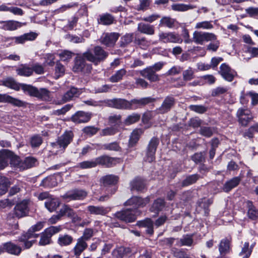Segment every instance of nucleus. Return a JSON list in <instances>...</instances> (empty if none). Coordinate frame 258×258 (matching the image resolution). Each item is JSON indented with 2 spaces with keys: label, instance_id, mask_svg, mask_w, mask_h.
<instances>
[{
  "label": "nucleus",
  "instance_id": "obj_1",
  "mask_svg": "<svg viewBox=\"0 0 258 258\" xmlns=\"http://www.w3.org/2000/svg\"><path fill=\"white\" fill-rule=\"evenodd\" d=\"M144 133V130L141 128L134 129L129 136L127 146L124 149H122L117 142L105 144L104 145V149L109 151L122 152L124 156L130 157L131 158H134L137 154H132V153L137 150L139 142Z\"/></svg>",
  "mask_w": 258,
  "mask_h": 258
},
{
  "label": "nucleus",
  "instance_id": "obj_2",
  "mask_svg": "<svg viewBox=\"0 0 258 258\" xmlns=\"http://www.w3.org/2000/svg\"><path fill=\"white\" fill-rule=\"evenodd\" d=\"M44 227V222H38L36 224L30 227L27 232H24L18 237V241L23 243L24 249H29L31 247L35 240H29L32 238H37L39 234L35 233V232L41 230Z\"/></svg>",
  "mask_w": 258,
  "mask_h": 258
},
{
  "label": "nucleus",
  "instance_id": "obj_3",
  "mask_svg": "<svg viewBox=\"0 0 258 258\" xmlns=\"http://www.w3.org/2000/svg\"><path fill=\"white\" fill-rule=\"evenodd\" d=\"M30 200L27 199L17 202L14 205L15 206L13 210L8 214L7 219H20L28 216L30 212Z\"/></svg>",
  "mask_w": 258,
  "mask_h": 258
},
{
  "label": "nucleus",
  "instance_id": "obj_4",
  "mask_svg": "<svg viewBox=\"0 0 258 258\" xmlns=\"http://www.w3.org/2000/svg\"><path fill=\"white\" fill-rule=\"evenodd\" d=\"M87 60L95 66L103 62L107 58L109 53L99 45L94 46L92 49H88L85 52Z\"/></svg>",
  "mask_w": 258,
  "mask_h": 258
},
{
  "label": "nucleus",
  "instance_id": "obj_5",
  "mask_svg": "<svg viewBox=\"0 0 258 258\" xmlns=\"http://www.w3.org/2000/svg\"><path fill=\"white\" fill-rule=\"evenodd\" d=\"M85 52L80 54H77L74 60V66L72 71L75 73L82 74H89L92 70V64L86 62L87 57L85 56Z\"/></svg>",
  "mask_w": 258,
  "mask_h": 258
},
{
  "label": "nucleus",
  "instance_id": "obj_6",
  "mask_svg": "<svg viewBox=\"0 0 258 258\" xmlns=\"http://www.w3.org/2000/svg\"><path fill=\"white\" fill-rule=\"evenodd\" d=\"M119 180V177L115 174H107L102 176L100 179V183L105 188L108 194H114L117 191Z\"/></svg>",
  "mask_w": 258,
  "mask_h": 258
},
{
  "label": "nucleus",
  "instance_id": "obj_7",
  "mask_svg": "<svg viewBox=\"0 0 258 258\" xmlns=\"http://www.w3.org/2000/svg\"><path fill=\"white\" fill-rule=\"evenodd\" d=\"M22 90L26 95L39 99L48 97L49 93V91L45 88L39 90L37 87L27 84L22 85Z\"/></svg>",
  "mask_w": 258,
  "mask_h": 258
},
{
  "label": "nucleus",
  "instance_id": "obj_8",
  "mask_svg": "<svg viewBox=\"0 0 258 258\" xmlns=\"http://www.w3.org/2000/svg\"><path fill=\"white\" fill-rule=\"evenodd\" d=\"M96 166L105 168H111L122 163L123 160L119 157H112L108 155H102L95 158Z\"/></svg>",
  "mask_w": 258,
  "mask_h": 258
},
{
  "label": "nucleus",
  "instance_id": "obj_9",
  "mask_svg": "<svg viewBox=\"0 0 258 258\" xmlns=\"http://www.w3.org/2000/svg\"><path fill=\"white\" fill-rule=\"evenodd\" d=\"M160 144V140L157 137H152L149 141L145 151L144 160L149 163H152L156 159V152Z\"/></svg>",
  "mask_w": 258,
  "mask_h": 258
},
{
  "label": "nucleus",
  "instance_id": "obj_10",
  "mask_svg": "<svg viewBox=\"0 0 258 258\" xmlns=\"http://www.w3.org/2000/svg\"><path fill=\"white\" fill-rule=\"evenodd\" d=\"M150 201V196L143 198L139 196H133L124 202L123 205L125 206H132L133 208L132 209L136 213L138 209L145 207Z\"/></svg>",
  "mask_w": 258,
  "mask_h": 258
},
{
  "label": "nucleus",
  "instance_id": "obj_11",
  "mask_svg": "<svg viewBox=\"0 0 258 258\" xmlns=\"http://www.w3.org/2000/svg\"><path fill=\"white\" fill-rule=\"evenodd\" d=\"M130 189L138 194H144L148 190L147 181L144 178L136 176L130 183Z\"/></svg>",
  "mask_w": 258,
  "mask_h": 258
},
{
  "label": "nucleus",
  "instance_id": "obj_12",
  "mask_svg": "<svg viewBox=\"0 0 258 258\" xmlns=\"http://www.w3.org/2000/svg\"><path fill=\"white\" fill-rule=\"evenodd\" d=\"M160 42L167 43H181L183 39L180 35L175 32H161L159 34Z\"/></svg>",
  "mask_w": 258,
  "mask_h": 258
},
{
  "label": "nucleus",
  "instance_id": "obj_13",
  "mask_svg": "<svg viewBox=\"0 0 258 258\" xmlns=\"http://www.w3.org/2000/svg\"><path fill=\"white\" fill-rule=\"evenodd\" d=\"M114 216L117 219L126 223L133 222L137 218L135 212L131 208H126L117 211Z\"/></svg>",
  "mask_w": 258,
  "mask_h": 258
},
{
  "label": "nucleus",
  "instance_id": "obj_14",
  "mask_svg": "<svg viewBox=\"0 0 258 258\" xmlns=\"http://www.w3.org/2000/svg\"><path fill=\"white\" fill-rule=\"evenodd\" d=\"M236 116L239 124L246 127L253 119L251 111L248 109L239 108L237 111Z\"/></svg>",
  "mask_w": 258,
  "mask_h": 258
},
{
  "label": "nucleus",
  "instance_id": "obj_15",
  "mask_svg": "<svg viewBox=\"0 0 258 258\" xmlns=\"http://www.w3.org/2000/svg\"><path fill=\"white\" fill-rule=\"evenodd\" d=\"M87 196V192L83 189L76 188L68 191L61 196L63 200L69 202L70 201L83 200Z\"/></svg>",
  "mask_w": 258,
  "mask_h": 258
},
{
  "label": "nucleus",
  "instance_id": "obj_16",
  "mask_svg": "<svg viewBox=\"0 0 258 258\" xmlns=\"http://www.w3.org/2000/svg\"><path fill=\"white\" fill-rule=\"evenodd\" d=\"M218 73L224 80L229 82L233 81L234 78L237 75V72L232 69L226 63H223L221 64Z\"/></svg>",
  "mask_w": 258,
  "mask_h": 258
},
{
  "label": "nucleus",
  "instance_id": "obj_17",
  "mask_svg": "<svg viewBox=\"0 0 258 258\" xmlns=\"http://www.w3.org/2000/svg\"><path fill=\"white\" fill-rule=\"evenodd\" d=\"M193 39L195 43L202 45L205 41L216 40L217 36L212 33L196 31L193 34Z\"/></svg>",
  "mask_w": 258,
  "mask_h": 258
},
{
  "label": "nucleus",
  "instance_id": "obj_18",
  "mask_svg": "<svg viewBox=\"0 0 258 258\" xmlns=\"http://www.w3.org/2000/svg\"><path fill=\"white\" fill-rule=\"evenodd\" d=\"M156 101L155 98L152 97H147L142 98L140 99H133L128 101L129 105L128 110L136 109L141 108L150 103L154 102Z\"/></svg>",
  "mask_w": 258,
  "mask_h": 258
},
{
  "label": "nucleus",
  "instance_id": "obj_19",
  "mask_svg": "<svg viewBox=\"0 0 258 258\" xmlns=\"http://www.w3.org/2000/svg\"><path fill=\"white\" fill-rule=\"evenodd\" d=\"M176 100L172 95L166 96L163 100L161 105L157 109L160 114H165L169 111L174 106Z\"/></svg>",
  "mask_w": 258,
  "mask_h": 258
},
{
  "label": "nucleus",
  "instance_id": "obj_20",
  "mask_svg": "<svg viewBox=\"0 0 258 258\" xmlns=\"http://www.w3.org/2000/svg\"><path fill=\"white\" fill-rule=\"evenodd\" d=\"M91 117V113L80 110L71 116L70 120L76 124H80L89 122Z\"/></svg>",
  "mask_w": 258,
  "mask_h": 258
},
{
  "label": "nucleus",
  "instance_id": "obj_21",
  "mask_svg": "<svg viewBox=\"0 0 258 258\" xmlns=\"http://www.w3.org/2000/svg\"><path fill=\"white\" fill-rule=\"evenodd\" d=\"M0 103H8L13 106L16 107H26L27 103L14 98L7 94L0 93Z\"/></svg>",
  "mask_w": 258,
  "mask_h": 258
},
{
  "label": "nucleus",
  "instance_id": "obj_22",
  "mask_svg": "<svg viewBox=\"0 0 258 258\" xmlns=\"http://www.w3.org/2000/svg\"><path fill=\"white\" fill-rule=\"evenodd\" d=\"M120 34L117 32L106 33L101 38V43L106 47H112L118 39Z\"/></svg>",
  "mask_w": 258,
  "mask_h": 258
},
{
  "label": "nucleus",
  "instance_id": "obj_23",
  "mask_svg": "<svg viewBox=\"0 0 258 258\" xmlns=\"http://www.w3.org/2000/svg\"><path fill=\"white\" fill-rule=\"evenodd\" d=\"M74 133L72 131H66L60 137H58L57 144L60 148L65 149L73 141Z\"/></svg>",
  "mask_w": 258,
  "mask_h": 258
},
{
  "label": "nucleus",
  "instance_id": "obj_24",
  "mask_svg": "<svg viewBox=\"0 0 258 258\" xmlns=\"http://www.w3.org/2000/svg\"><path fill=\"white\" fill-rule=\"evenodd\" d=\"M98 25L110 26L116 23L115 17L108 13L99 14L97 18Z\"/></svg>",
  "mask_w": 258,
  "mask_h": 258
},
{
  "label": "nucleus",
  "instance_id": "obj_25",
  "mask_svg": "<svg viewBox=\"0 0 258 258\" xmlns=\"http://www.w3.org/2000/svg\"><path fill=\"white\" fill-rule=\"evenodd\" d=\"M109 107L118 109H128L129 102L125 99L113 98L108 100L107 102Z\"/></svg>",
  "mask_w": 258,
  "mask_h": 258
},
{
  "label": "nucleus",
  "instance_id": "obj_26",
  "mask_svg": "<svg viewBox=\"0 0 258 258\" xmlns=\"http://www.w3.org/2000/svg\"><path fill=\"white\" fill-rule=\"evenodd\" d=\"M166 205V202L164 198H158L155 199L149 208V211L156 215L163 211Z\"/></svg>",
  "mask_w": 258,
  "mask_h": 258
},
{
  "label": "nucleus",
  "instance_id": "obj_27",
  "mask_svg": "<svg viewBox=\"0 0 258 258\" xmlns=\"http://www.w3.org/2000/svg\"><path fill=\"white\" fill-rule=\"evenodd\" d=\"M3 245L4 253L6 252L10 254L18 256L22 251V248L21 246L11 241L3 243Z\"/></svg>",
  "mask_w": 258,
  "mask_h": 258
},
{
  "label": "nucleus",
  "instance_id": "obj_28",
  "mask_svg": "<svg viewBox=\"0 0 258 258\" xmlns=\"http://www.w3.org/2000/svg\"><path fill=\"white\" fill-rule=\"evenodd\" d=\"M0 28L10 31H15L23 26L21 22L15 20L0 21Z\"/></svg>",
  "mask_w": 258,
  "mask_h": 258
},
{
  "label": "nucleus",
  "instance_id": "obj_29",
  "mask_svg": "<svg viewBox=\"0 0 258 258\" xmlns=\"http://www.w3.org/2000/svg\"><path fill=\"white\" fill-rule=\"evenodd\" d=\"M231 238L225 237L221 240L219 244V251L220 254L224 255L232 250L231 248Z\"/></svg>",
  "mask_w": 258,
  "mask_h": 258
},
{
  "label": "nucleus",
  "instance_id": "obj_30",
  "mask_svg": "<svg viewBox=\"0 0 258 258\" xmlns=\"http://www.w3.org/2000/svg\"><path fill=\"white\" fill-rule=\"evenodd\" d=\"M87 210L91 215L105 216L109 213L110 209L103 206L89 205L87 207Z\"/></svg>",
  "mask_w": 258,
  "mask_h": 258
},
{
  "label": "nucleus",
  "instance_id": "obj_31",
  "mask_svg": "<svg viewBox=\"0 0 258 258\" xmlns=\"http://www.w3.org/2000/svg\"><path fill=\"white\" fill-rule=\"evenodd\" d=\"M246 207L247 209V215L248 218L253 221L258 219V209L254 205L252 201H245Z\"/></svg>",
  "mask_w": 258,
  "mask_h": 258
},
{
  "label": "nucleus",
  "instance_id": "obj_32",
  "mask_svg": "<svg viewBox=\"0 0 258 258\" xmlns=\"http://www.w3.org/2000/svg\"><path fill=\"white\" fill-rule=\"evenodd\" d=\"M7 157L8 160H10V164L12 167L19 168L21 170V162L22 160L21 158L16 155L13 151L7 150Z\"/></svg>",
  "mask_w": 258,
  "mask_h": 258
},
{
  "label": "nucleus",
  "instance_id": "obj_33",
  "mask_svg": "<svg viewBox=\"0 0 258 258\" xmlns=\"http://www.w3.org/2000/svg\"><path fill=\"white\" fill-rule=\"evenodd\" d=\"M88 244L82 239L78 238L73 249V252L76 258H80L81 253L87 248Z\"/></svg>",
  "mask_w": 258,
  "mask_h": 258
},
{
  "label": "nucleus",
  "instance_id": "obj_34",
  "mask_svg": "<svg viewBox=\"0 0 258 258\" xmlns=\"http://www.w3.org/2000/svg\"><path fill=\"white\" fill-rule=\"evenodd\" d=\"M132 252L131 247L121 246L113 249L112 254L116 258H123L130 254Z\"/></svg>",
  "mask_w": 258,
  "mask_h": 258
},
{
  "label": "nucleus",
  "instance_id": "obj_35",
  "mask_svg": "<svg viewBox=\"0 0 258 258\" xmlns=\"http://www.w3.org/2000/svg\"><path fill=\"white\" fill-rule=\"evenodd\" d=\"M141 75L151 82H155L159 80V76L156 74L155 70L151 68L148 67L141 72Z\"/></svg>",
  "mask_w": 258,
  "mask_h": 258
},
{
  "label": "nucleus",
  "instance_id": "obj_36",
  "mask_svg": "<svg viewBox=\"0 0 258 258\" xmlns=\"http://www.w3.org/2000/svg\"><path fill=\"white\" fill-rule=\"evenodd\" d=\"M137 225L140 227L146 228V233L150 236L154 234V223L150 218H146L144 220L139 221Z\"/></svg>",
  "mask_w": 258,
  "mask_h": 258
},
{
  "label": "nucleus",
  "instance_id": "obj_37",
  "mask_svg": "<svg viewBox=\"0 0 258 258\" xmlns=\"http://www.w3.org/2000/svg\"><path fill=\"white\" fill-rule=\"evenodd\" d=\"M138 30L141 33L149 35L155 34V27L154 25L144 23H140L138 25Z\"/></svg>",
  "mask_w": 258,
  "mask_h": 258
},
{
  "label": "nucleus",
  "instance_id": "obj_38",
  "mask_svg": "<svg viewBox=\"0 0 258 258\" xmlns=\"http://www.w3.org/2000/svg\"><path fill=\"white\" fill-rule=\"evenodd\" d=\"M57 181L54 175H50L44 178L41 182L40 186L45 188H52L57 186Z\"/></svg>",
  "mask_w": 258,
  "mask_h": 258
},
{
  "label": "nucleus",
  "instance_id": "obj_39",
  "mask_svg": "<svg viewBox=\"0 0 258 258\" xmlns=\"http://www.w3.org/2000/svg\"><path fill=\"white\" fill-rule=\"evenodd\" d=\"M45 208L50 212L55 211L60 205L58 198H49L44 203Z\"/></svg>",
  "mask_w": 258,
  "mask_h": 258
},
{
  "label": "nucleus",
  "instance_id": "obj_40",
  "mask_svg": "<svg viewBox=\"0 0 258 258\" xmlns=\"http://www.w3.org/2000/svg\"><path fill=\"white\" fill-rule=\"evenodd\" d=\"M200 178H203V177L198 174L189 175L181 181L180 186L181 187H184L192 185L196 183Z\"/></svg>",
  "mask_w": 258,
  "mask_h": 258
},
{
  "label": "nucleus",
  "instance_id": "obj_41",
  "mask_svg": "<svg viewBox=\"0 0 258 258\" xmlns=\"http://www.w3.org/2000/svg\"><path fill=\"white\" fill-rule=\"evenodd\" d=\"M37 160L35 157L28 156L24 158L21 162V170L27 169L36 166Z\"/></svg>",
  "mask_w": 258,
  "mask_h": 258
},
{
  "label": "nucleus",
  "instance_id": "obj_42",
  "mask_svg": "<svg viewBox=\"0 0 258 258\" xmlns=\"http://www.w3.org/2000/svg\"><path fill=\"white\" fill-rule=\"evenodd\" d=\"M240 178L239 177H233L230 180L227 181L223 185V190L228 192L233 188L236 187L240 183Z\"/></svg>",
  "mask_w": 258,
  "mask_h": 258
},
{
  "label": "nucleus",
  "instance_id": "obj_43",
  "mask_svg": "<svg viewBox=\"0 0 258 258\" xmlns=\"http://www.w3.org/2000/svg\"><path fill=\"white\" fill-rule=\"evenodd\" d=\"M74 241L72 236L68 234H60L57 239V244L60 246H66L71 244Z\"/></svg>",
  "mask_w": 258,
  "mask_h": 258
},
{
  "label": "nucleus",
  "instance_id": "obj_44",
  "mask_svg": "<svg viewBox=\"0 0 258 258\" xmlns=\"http://www.w3.org/2000/svg\"><path fill=\"white\" fill-rule=\"evenodd\" d=\"M212 204L213 200L211 199H208L205 201H203V199H200L197 202L198 206L204 209V215L207 217H208L210 214V206Z\"/></svg>",
  "mask_w": 258,
  "mask_h": 258
},
{
  "label": "nucleus",
  "instance_id": "obj_45",
  "mask_svg": "<svg viewBox=\"0 0 258 258\" xmlns=\"http://www.w3.org/2000/svg\"><path fill=\"white\" fill-rule=\"evenodd\" d=\"M176 20L170 17L164 16L160 20L158 27H165L168 28H172L175 26Z\"/></svg>",
  "mask_w": 258,
  "mask_h": 258
},
{
  "label": "nucleus",
  "instance_id": "obj_46",
  "mask_svg": "<svg viewBox=\"0 0 258 258\" xmlns=\"http://www.w3.org/2000/svg\"><path fill=\"white\" fill-rule=\"evenodd\" d=\"M17 74L20 76L30 77L32 75V70L28 64H22L17 69Z\"/></svg>",
  "mask_w": 258,
  "mask_h": 258
},
{
  "label": "nucleus",
  "instance_id": "obj_47",
  "mask_svg": "<svg viewBox=\"0 0 258 258\" xmlns=\"http://www.w3.org/2000/svg\"><path fill=\"white\" fill-rule=\"evenodd\" d=\"M108 122L111 126L119 129L122 124L121 115L120 114H114L109 116L108 118Z\"/></svg>",
  "mask_w": 258,
  "mask_h": 258
},
{
  "label": "nucleus",
  "instance_id": "obj_48",
  "mask_svg": "<svg viewBox=\"0 0 258 258\" xmlns=\"http://www.w3.org/2000/svg\"><path fill=\"white\" fill-rule=\"evenodd\" d=\"M11 185L9 178L4 176H0V195H5Z\"/></svg>",
  "mask_w": 258,
  "mask_h": 258
},
{
  "label": "nucleus",
  "instance_id": "obj_49",
  "mask_svg": "<svg viewBox=\"0 0 258 258\" xmlns=\"http://www.w3.org/2000/svg\"><path fill=\"white\" fill-rule=\"evenodd\" d=\"M206 152H200L195 153L191 156V159L196 164H202L206 161Z\"/></svg>",
  "mask_w": 258,
  "mask_h": 258
},
{
  "label": "nucleus",
  "instance_id": "obj_50",
  "mask_svg": "<svg viewBox=\"0 0 258 258\" xmlns=\"http://www.w3.org/2000/svg\"><path fill=\"white\" fill-rule=\"evenodd\" d=\"M42 143V137L39 134L34 135L30 139V144L33 148L39 147Z\"/></svg>",
  "mask_w": 258,
  "mask_h": 258
},
{
  "label": "nucleus",
  "instance_id": "obj_51",
  "mask_svg": "<svg viewBox=\"0 0 258 258\" xmlns=\"http://www.w3.org/2000/svg\"><path fill=\"white\" fill-rule=\"evenodd\" d=\"M141 118V115L138 113H133L127 116L123 123L125 125H130L138 122Z\"/></svg>",
  "mask_w": 258,
  "mask_h": 258
},
{
  "label": "nucleus",
  "instance_id": "obj_52",
  "mask_svg": "<svg viewBox=\"0 0 258 258\" xmlns=\"http://www.w3.org/2000/svg\"><path fill=\"white\" fill-rule=\"evenodd\" d=\"M126 71L124 69L118 70L116 73L112 75L109 78V80L112 83H117L121 81L123 77L126 74Z\"/></svg>",
  "mask_w": 258,
  "mask_h": 258
},
{
  "label": "nucleus",
  "instance_id": "obj_53",
  "mask_svg": "<svg viewBox=\"0 0 258 258\" xmlns=\"http://www.w3.org/2000/svg\"><path fill=\"white\" fill-rule=\"evenodd\" d=\"M183 80L188 82L195 78V70L189 67L187 69L182 71Z\"/></svg>",
  "mask_w": 258,
  "mask_h": 258
},
{
  "label": "nucleus",
  "instance_id": "obj_54",
  "mask_svg": "<svg viewBox=\"0 0 258 258\" xmlns=\"http://www.w3.org/2000/svg\"><path fill=\"white\" fill-rule=\"evenodd\" d=\"M133 34L126 33L122 36L119 41V46L121 47H125L127 46L133 41Z\"/></svg>",
  "mask_w": 258,
  "mask_h": 258
},
{
  "label": "nucleus",
  "instance_id": "obj_55",
  "mask_svg": "<svg viewBox=\"0 0 258 258\" xmlns=\"http://www.w3.org/2000/svg\"><path fill=\"white\" fill-rule=\"evenodd\" d=\"M7 150L4 149L0 151V170H3L9 165L8 157H7Z\"/></svg>",
  "mask_w": 258,
  "mask_h": 258
},
{
  "label": "nucleus",
  "instance_id": "obj_56",
  "mask_svg": "<svg viewBox=\"0 0 258 258\" xmlns=\"http://www.w3.org/2000/svg\"><path fill=\"white\" fill-rule=\"evenodd\" d=\"M249 243L248 242H245L242 248L241 251L239 253V255L241 258H249L252 253V248H249Z\"/></svg>",
  "mask_w": 258,
  "mask_h": 258
},
{
  "label": "nucleus",
  "instance_id": "obj_57",
  "mask_svg": "<svg viewBox=\"0 0 258 258\" xmlns=\"http://www.w3.org/2000/svg\"><path fill=\"white\" fill-rule=\"evenodd\" d=\"M62 230L61 226H50L49 227L46 228L44 231L45 234L48 235L50 238L51 237L59 233Z\"/></svg>",
  "mask_w": 258,
  "mask_h": 258
},
{
  "label": "nucleus",
  "instance_id": "obj_58",
  "mask_svg": "<svg viewBox=\"0 0 258 258\" xmlns=\"http://www.w3.org/2000/svg\"><path fill=\"white\" fill-rule=\"evenodd\" d=\"M199 134L206 138L211 137L214 134V128L210 126H201L199 132Z\"/></svg>",
  "mask_w": 258,
  "mask_h": 258
},
{
  "label": "nucleus",
  "instance_id": "obj_59",
  "mask_svg": "<svg viewBox=\"0 0 258 258\" xmlns=\"http://www.w3.org/2000/svg\"><path fill=\"white\" fill-rule=\"evenodd\" d=\"M96 167L95 159L91 161H84L79 163L76 167L82 169L91 168Z\"/></svg>",
  "mask_w": 258,
  "mask_h": 258
},
{
  "label": "nucleus",
  "instance_id": "obj_60",
  "mask_svg": "<svg viewBox=\"0 0 258 258\" xmlns=\"http://www.w3.org/2000/svg\"><path fill=\"white\" fill-rule=\"evenodd\" d=\"M180 244L181 246H190L194 242L192 234H186L183 235V237L180 239Z\"/></svg>",
  "mask_w": 258,
  "mask_h": 258
},
{
  "label": "nucleus",
  "instance_id": "obj_61",
  "mask_svg": "<svg viewBox=\"0 0 258 258\" xmlns=\"http://www.w3.org/2000/svg\"><path fill=\"white\" fill-rule=\"evenodd\" d=\"M118 132L119 129H117L115 127L111 126L102 130L100 133V135L101 136H112L114 135Z\"/></svg>",
  "mask_w": 258,
  "mask_h": 258
},
{
  "label": "nucleus",
  "instance_id": "obj_62",
  "mask_svg": "<svg viewBox=\"0 0 258 258\" xmlns=\"http://www.w3.org/2000/svg\"><path fill=\"white\" fill-rule=\"evenodd\" d=\"M188 108L190 110L199 114L204 113L208 110V107L203 105H190Z\"/></svg>",
  "mask_w": 258,
  "mask_h": 258
},
{
  "label": "nucleus",
  "instance_id": "obj_63",
  "mask_svg": "<svg viewBox=\"0 0 258 258\" xmlns=\"http://www.w3.org/2000/svg\"><path fill=\"white\" fill-rule=\"evenodd\" d=\"M99 130V128L94 126H87L85 127L82 131L87 136L92 137L96 135Z\"/></svg>",
  "mask_w": 258,
  "mask_h": 258
},
{
  "label": "nucleus",
  "instance_id": "obj_64",
  "mask_svg": "<svg viewBox=\"0 0 258 258\" xmlns=\"http://www.w3.org/2000/svg\"><path fill=\"white\" fill-rule=\"evenodd\" d=\"M65 69L64 66L59 62H57L55 67V75L57 79L64 75Z\"/></svg>",
  "mask_w": 258,
  "mask_h": 258
}]
</instances>
